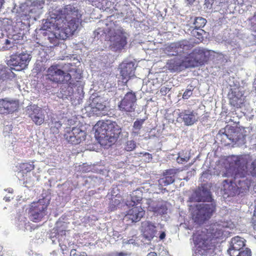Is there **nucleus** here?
Listing matches in <instances>:
<instances>
[{"label": "nucleus", "mask_w": 256, "mask_h": 256, "mask_svg": "<svg viewBox=\"0 0 256 256\" xmlns=\"http://www.w3.org/2000/svg\"><path fill=\"white\" fill-rule=\"evenodd\" d=\"M222 222L212 224L210 228L203 231L197 230L192 234V240L196 247L198 250L206 251L215 246L216 240L222 237L224 226Z\"/></svg>", "instance_id": "f257e3e1"}, {"label": "nucleus", "mask_w": 256, "mask_h": 256, "mask_svg": "<svg viewBox=\"0 0 256 256\" xmlns=\"http://www.w3.org/2000/svg\"><path fill=\"white\" fill-rule=\"evenodd\" d=\"M242 158L236 157L234 160V165L237 168L238 172H236L232 180H225L223 181L224 191L228 196H234L236 192H246L249 190L250 181L246 178L247 172L242 166Z\"/></svg>", "instance_id": "f03ea898"}, {"label": "nucleus", "mask_w": 256, "mask_h": 256, "mask_svg": "<svg viewBox=\"0 0 256 256\" xmlns=\"http://www.w3.org/2000/svg\"><path fill=\"white\" fill-rule=\"evenodd\" d=\"M76 21V20L73 19L68 22V24H65L64 26V24L61 25L60 20H56V26L54 31L46 32L48 38L52 46L58 45L60 40H66L74 34L78 28V24Z\"/></svg>", "instance_id": "7ed1b4c3"}, {"label": "nucleus", "mask_w": 256, "mask_h": 256, "mask_svg": "<svg viewBox=\"0 0 256 256\" xmlns=\"http://www.w3.org/2000/svg\"><path fill=\"white\" fill-rule=\"evenodd\" d=\"M96 126L99 136L110 143L115 142L121 132L120 126L114 122H98Z\"/></svg>", "instance_id": "20e7f679"}, {"label": "nucleus", "mask_w": 256, "mask_h": 256, "mask_svg": "<svg viewBox=\"0 0 256 256\" xmlns=\"http://www.w3.org/2000/svg\"><path fill=\"white\" fill-rule=\"evenodd\" d=\"M196 209L192 214V219L197 224H202L210 218L216 206L212 203L202 204L196 206Z\"/></svg>", "instance_id": "39448f33"}, {"label": "nucleus", "mask_w": 256, "mask_h": 256, "mask_svg": "<svg viewBox=\"0 0 256 256\" xmlns=\"http://www.w3.org/2000/svg\"><path fill=\"white\" fill-rule=\"evenodd\" d=\"M229 104L235 109L240 108L245 106L246 102L244 92L240 86L232 87L228 93Z\"/></svg>", "instance_id": "423d86ee"}, {"label": "nucleus", "mask_w": 256, "mask_h": 256, "mask_svg": "<svg viewBox=\"0 0 256 256\" xmlns=\"http://www.w3.org/2000/svg\"><path fill=\"white\" fill-rule=\"evenodd\" d=\"M47 78L50 81L60 84H67L71 80V75L58 68V65L53 64L46 70Z\"/></svg>", "instance_id": "0eeeda50"}, {"label": "nucleus", "mask_w": 256, "mask_h": 256, "mask_svg": "<svg viewBox=\"0 0 256 256\" xmlns=\"http://www.w3.org/2000/svg\"><path fill=\"white\" fill-rule=\"evenodd\" d=\"M48 204L46 203L44 199H40L36 202H33L30 204L29 210L30 218L34 222L42 220L46 215Z\"/></svg>", "instance_id": "6e6552de"}, {"label": "nucleus", "mask_w": 256, "mask_h": 256, "mask_svg": "<svg viewBox=\"0 0 256 256\" xmlns=\"http://www.w3.org/2000/svg\"><path fill=\"white\" fill-rule=\"evenodd\" d=\"M136 94L132 91L127 92L118 104V107L122 112H131L135 110L136 102Z\"/></svg>", "instance_id": "1a4fd4ad"}, {"label": "nucleus", "mask_w": 256, "mask_h": 256, "mask_svg": "<svg viewBox=\"0 0 256 256\" xmlns=\"http://www.w3.org/2000/svg\"><path fill=\"white\" fill-rule=\"evenodd\" d=\"M86 132L80 128L74 127L72 130H67L64 136L66 140L72 144H77L85 140Z\"/></svg>", "instance_id": "9d476101"}, {"label": "nucleus", "mask_w": 256, "mask_h": 256, "mask_svg": "<svg viewBox=\"0 0 256 256\" xmlns=\"http://www.w3.org/2000/svg\"><path fill=\"white\" fill-rule=\"evenodd\" d=\"M62 12V16L60 18L58 19L60 20L61 25L64 24L65 26V24H68V23L72 20L75 19L76 20L78 27V26L79 20L77 18L78 14V9L73 6L68 4L64 6Z\"/></svg>", "instance_id": "9b49d317"}, {"label": "nucleus", "mask_w": 256, "mask_h": 256, "mask_svg": "<svg viewBox=\"0 0 256 256\" xmlns=\"http://www.w3.org/2000/svg\"><path fill=\"white\" fill-rule=\"evenodd\" d=\"M28 116L37 126H40L44 122L45 114L44 110L36 105L30 106L27 110Z\"/></svg>", "instance_id": "f8f14e48"}, {"label": "nucleus", "mask_w": 256, "mask_h": 256, "mask_svg": "<svg viewBox=\"0 0 256 256\" xmlns=\"http://www.w3.org/2000/svg\"><path fill=\"white\" fill-rule=\"evenodd\" d=\"M178 172V170L175 168L165 170L163 172V177L158 180L159 188L166 190V189L162 188L172 184L175 180V176Z\"/></svg>", "instance_id": "ddd939ff"}, {"label": "nucleus", "mask_w": 256, "mask_h": 256, "mask_svg": "<svg viewBox=\"0 0 256 256\" xmlns=\"http://www.w3.org/2000/svg\"><path fill=\"white\" fill-rule=\"evenodd\" d=\"M30 61L29 55L25 53L14 54L10 56L8 61L9 64L14 66H18V70L24 68Z\"/></svg>", "instance_id": "4468645a"}, {"label": "nucleus", "mask_w": 256, "mask_h": 256, "mask_svg": "<svg viewBox=\"0 0 256 256\" xmlns=\"http://www.w3.org/2000/svg\"><path fill=\"white\" fill-rule=\"evenodd\" d=\"M19 104L18 100H8V98L0 99V114H9L18 110Z\"/></svg>", "instance_id": "2eb2a0df"}, {"label": "nucleus", "mask_w": 256, "mask_h": 256, "mask_svg": "<svg viewBox=\"0 0 256 256\" xmlns=\"http://www.w3.org/2000/svg\"><path fill=\"white\" fill-rule=\"evenodd\" d=\"M180 118L186 126H192L198 120V113L193 110H184L178 114Z\"/></svg>", "instance_id": "dca6fc26"}, {"label": "nucleus", "mask_w": 256, "mask_h": 256, "mask_svg": "<svg viewBox=\"0 0 256 256\" xmlns=\"http://www.w3.org/2000/svg\"><path fill=\"white\" fill-rule=\"evenodd\" d=\"M166 68L171 72L182 71L184 68L182 56H177L173 58L168 60L166 64Z\"/></svg>", "instance_id": "f3484780"}, {"label": "nucleus", "mask_w": 256, "mask_h": 256, "mask_svg": "<svg viewBox=\"0 0 256 256\" xmlns=\"http://www.w3.org/2000/svg\"><path fill=\"white\" fill-rule=\"evenodd\" d=\"M144 214L145 211L142 206H134L127 212L124 218L130 220L132 222H137L140 221Z\"/></svg>", "instance_id": "a211bd4d"}, {"label": "nucleus", "mask_w": 256, "mask_h": 256, "mask_svg": "<svg viewBox=\"0 0 256 256\" xmlns=\"http://www.w3.org/2000/svg\"><path fill=\"white\" fill-rule=\"evenodd\" d=\"M156 226L150 222H145L142 223V233L143 236L146 240H152L156 232Z\"/></svg>", "instance_id": "6ab92c4d"}, {"label": "nucleus", "mask_w": 256, "mask_h": 256, "mask_svg": "<svg viewBox=\"0 0 256 256\" xmlns=\"http://www.w3.org/2000/svg\"><path fill=\"white\" fill-rule=\"evenodd\" d=\"M135 69L134 64L132 62L126 63L122 67L120 72V76L123 80H126V83L134 76Z\"/></svg>", "instance_id": "aec40b11"}, {"label": "nucleus", "mask_w": 256, "mask_h": 256, "mask_svg": "<svg viewBox=\"0 0 256 256\" xmlns=\"http://www.w3.org/2000/svg\"><path fill=\"white\" fill-rule=\"evenodd\" d=\"M126 44V37L120 32L114 36L112 46L116 50H120L124 48Z\"/></svg>", "instance_id": "412c9836"}, {"label": "nucleus", "mask_w": 256, "mask_h": 256, "mask_svg": "<svg viewBox=\"0 0 256 256\" xmlns=\"http://www.w3.org/2000/svg\"><path fill=\"white\" fill-rule=\"evenodd\" d=\"M16 76V74L12 71V68L0 64V82L11 80Z\"/></svg>", "instance_id": "4be33fe9"}, {"label": "nucleus", "mask_w": 256, "mask_h": 256, "mask_svg": "<svg viewBox=\"0 0 256 256\" xmlns=\"http://www.w3.org/2000/svg\"><path fill=\"white\" fill-rule=\"evenodd\" d=\"M192 52L198 66L202 65L208 62V58L207 56L209 55V52L208 51L200 49H194Z\"/></svg>", "instance_id": "5701e85b"}, {"label": "nucleus", "mask_w": 256, "mask_h": 256, "mask_svg": "<svg viewBox=\"0 0 256 256\" xmlns=\"http://www.w3.org/2000/svg\"><path fill=\"white\" fill-rule=\"evenodd\" d=\"M238 128L227 125L224 128L223 134L230 140L234 142L238 140Z\"/></svg>", "instance_id": "b1692460"}, {"label": "nucleus", "mask_w": 256, "mask_h": 256, "mask_svg": "<svg viewBox=\"0 0 256 256\" xmlns=\"http://www.w3.org/2000/svg\"><path fill=\"white\" fill-rule=\"evenodd\" d=\"M211 198L212 197L210 190L204 186H202L196 192V200L198 202H208Z\"/></svg>", "instance_id": "393cba45"}, {"label": "nucleus", "mask_w": 256, "mask_h": 256, "mask_svg": "<svg viewBox=\"0 0 256 256\" xmlns=\"http://www.w3.org/2000/svg\"><path fill=\"white\" fill-rule=\"evenodd\" d=\"M142 193L139 190H134L130 194V200H127L126 204L127 206H134L140 204L142 200Z\"/></svg>", "instance_id": "a878e982"}, {"label": "nucleus", "mask_w": 256, "mask_h": 256, "mask_svg": "<svg viewBox=\"0 0 256 256\" xmlns=\"http://www.w3.org/2000/svg\"><path fill=\"white\" fill-rule=\"evenodd\" d=\"M184 68L198 66V64L193 52L186 56H182Z\"/></svg>", "instance_id": "bb28decb"}, {"label": "nucleus", "mask_w": 256, "mask_h": 256, "mask_svg": "<svg viewBox=\"0 0 256 256\" xmlns=\"http://www.w3.org/2000/svg\"><path fill=\"white\" fill-rule=\"evenodd\" d=\"M151 200H148V204H150V202ZM149 211L152 212L157 214L163 215L166 213L168 208L164 204H156V206H150L149 204L148 208Z\"/></svg>", "instance_id": "cd10ccee"}, {"label": "nucleus", "mask_w": 256, "mask_h": 256, "mask_svg": "<svg viewBox=\"0 0 256 256\" xmlns=\"http://www.w3.org/2000/svg\"><path fill=\"white\" fill-rule=\"evenodd\" d=\"M245 246L244 240L242 238L236 236L231 240V246L236 250H240Z\"/></svg>", "instance_id": "c85d7f7f"}, {"label": "nucleus", "mask_w": 256, "mask_h": 256, "mask_svg": "<svg viewBox=\"0 0 256 256\" xmlns=\"http://www.w3.org/2000/svg\"><path fill=\"white\" fill-rule=\"evenodd\" d=\"M104 100L100 96H98L94 98L92 100V105L98 110H104L106 108Z\"/></svg>", "instance_id": "c756f323"}, {"label": "nucleus", "mask_w": 256, "mask_h": 256, "mask_svg": "<svg viewBox=\"0 0 256 256\" xmlns=\"http://www.w3.org/2000/svg\"><path fill=\"white\" fill-rule=\"evenodd\" d=\"M20 170L22 173H27L30 172L34 169L35 166L34 164V162H23L20 164Z\"/></svg>", "instance_id": "7c9ffc66"}, {"label": "nucleus", "mask_w": 256, "mask_h": 256, "mask_svg": "<svg viewBox=\"0 0 256 256\" xmlns=\"http://www.w3.org/2000/svg\"><path fill=\"white\" fill-rule=\"evenodd\" d=\"M146 120L143 119H137L134 123L133 125V130L132 133L134 135H138L140 132V130L142 128V126L144 122Z\"/></svg>", "instance_id": "2f4dec72"}, {"label": "nucleus", "mask_w": 256, "mask_h": 256, "mask_svg": "<svg viewBox=\"0 0 256 256\" xmlns=\"http://www.w3.org/2000/svg\"><path fill=\"white\" fill-rule=\"evenodd\" d=\"M193 36L196 38L200 41L204 39V36L206 34V32L202 28H194L191 32Z\"/></svg>", "instance_id": "473e14b6"}, {"label": "nucleus", "mask_w": 256, "mask_h": 256, "mask_svg": "<svg viewBox=\"0 0 256 256\" xmlns=\"http://www.w3.org/2000/svg\"><path fill=\"white\" fill-rule=\"evenodd\" d=\"M206 18L202 17H196L194 22V28H202L206 23Z\"/></svg>", "instance_id": "72a5a7b5"}, {"label": "nucleus", "mask_w": 256, "mask_h": 256, "mask_svg": "<svg viewBox=\"0 0 256 256\" xmlns=\"http://www.w3.org/2000/svg\"><path fill=\"white\" fill-rule=\"evenodd\" d=\"M122 198L120 200L116 198H112L110 204L109 210L110 211L116 210L117 208L120 205L121 203Z\"/></svg>", "instance_id": "f704fd0d"}, {"label": "nucleus", "mask_w": 256, "mask_h": 256, "mask_svg": "<svg viewBox=\"0 0 256 256\" xmlns=\"http://www.w3.org/2000/svg\"><path fill=\"white\" fill-rule=\"evenodd\" d=\"M62 126V123L58 120H56L54 119L52 120L50 124V130L53 131L54 132H58L59 128Z\"/></svg>", "instance_id": "c9c22d12"}, {"label": "nucleus", "mask_w": 256, "mask_h": 256, "mask_svg": "<svg viewBox=\"0 0 256 256\" xmlns=\"http://www.w3.org/2000/svg\"><path fill=\"white\" fill-rule=\"evenodd\" d=\"M136 143L133 140H128L124 145V150L128 152H131L135 149Z\"/></svg>", "instance_id": "e433bc0d"}, {"label": "nucleus", "mask_w": 256, "mask_h": 256, "mask_svg": "<svg viewBox=\"0 0 256 256\" xmlns=\"http://www.w3.org/2000/svg\"><path fill=\"white\" fill-rule=\"evenodd\" d=\"M92 6L99 8H104V4L106 3V0H88Z\"/></svg>", "instance_id": "4c0bfd02"}, {"label": "nucleus", "mask_w": 256, "mask_h": 256, "mask_svg": "<svg viewBox=\"0 0 256 256\" xmlns=\"http://www.w3.org/2000/svg\"><path fill=\"white\" fill-rule=\"evenodd\" d=\"M190 156L189 154H186L183 156L182 153L179 154V155L177 158V161L178 163L182 164L185 162H187L189 160Z\"/></svg>", "instance_id": "58836bf2"}, {"label": "nucleus", "mask_w": 256, "mask_h": 256, "mask_svg": "<svg viewBox=\"0 0 256 256\" xmlns=\"http://www.w3.org/2000/svg\"><path fill=\"white\" fill-rule=\"evenodd\" d=\"M250 24V29L252 31L256 32V13L249 18Z\"/></svg>", "instance_id": "ea45409f"}, {"label": "nucleus", "mask_w": 256, "mask_h": 256, "mask_svg": "<svg viewBox=\"0 0 256 256\" xmlns=\"http://www.w3.org/2000/svg\"><path fill=\"white\" fill-rule=\"evenodd\" d=\"M240 250H235L232 246H230L228 250V252L230 256H238L240 254Z\"/></svg>", "instance_id": "a19ab883"}, {"label": "nucleus", "mask_w": 256, "mask_h": 256, "mask_svg": "<svg viewBox=\"0 0 256 256\" xmlns=\"http://www.w3.org/2000/svg\"><path fill=\"white\" fill-rule=\"evenodd\" d=\"M139 154V156L142 155V156H145L146 159L144 160L145 162H150L152 158V154L146 152H141Z\"/></svg>", "instance_id": "79ce46f5"}, {"label": "nucleus", "mask_w": 256, "mask_h": 256, "mask_svg": "<svg viewBox=\"0 0 256 256\" xmlns=\"http://www.w3.org/2000/svg\"><path fill=\"white\" fill-rule=\"evenodd\" d=\"M238 256H252V252L250 249L246 248L244 250L240 252Z\"/></svg>", "instance_id": "37998d69"}, {"label": "nucleus", "mask_w": 256, "mask_h": 256, "mask_svg": "<svg viewBox=\"0 0 256 256\" xmlns=\"http://www.w3.org/2000/svg\"><path fill=\"white\" fill-rule=\"evenodd\" d=\"M192 94V90L186 89L184 92L182 98L184 99H188Z\"/></svg>", "instance_id": "c03bdc74"}, {"label": "nucleus", "mask_w": 256, "mask_h": 256, "mask_svg": "<svg viewBox=\"0 0 256 256\" xmlns=\"http://www.w3.org/2000/svg\"><path fill=\"white\" fill-rule=\"evenodd\" d=\"M251 172L254 176H256V159H255L251 164Z\"/></svg>", "instance_id": "a18cd8bd"}, {"label": "nucleus", "mask_w": 256, "mask_h": 256, "mask_svg": "<svg viewBox=\"0 0 256 256\" xmlns=\"http://www.w3.org/2000/svg\"><path fill=\"white\" fill-rule=\"evenodd\" d=\"M168 91V88L166 86H162L160 90V92L162 94H166Z\"/></svg>", "instance_id": "49530a36"}, {"label": "nucleus", "mask_w": 256, "mask_h": 256, "mask_svg": "<svg viewBox=\"0 0 256 256\" xmlns=\"http://www.w3.org/2000/svg\"><path fill=\"white\" fill-rule=\"evenodd\" d=\"M188 43V41H186V40H184L180 41L178 43V46H180V48H182H182H184L185 46H187Z\"/></svg>", "instance_id": "de8ad7c7"}, {"label": "nucleus", "mask_w": 256, "mask_h": 256, "mask_svg": "<svg viewBox=\"0 0 256 256\" xmlns=\"http://www.w3.org/2000/svg\"><path fill=\"white\" fill-rule=\"evenodd\" d=\"M112 256H128V254L122 252H116L112 254Z\"/></svg>", "instance_id": "09e8293b"}, {"label": "nucleus", "mask_w": 256, "mask_h": 256, "mask_svg": "<svg viewBox=\"0 0 256 256\" xmlns=\"http://www.w3.org/2000/svg\"><path fill=\"white\" fill-rule=\"evenodd\" d=\"M166 237V234L164 232H161V234L160 235V239L162 240H164Z\"/></svg>", "instance_id": "8fccbe9b"}, {"label": "nucleus", "mask_w": 256, "mask_h": 256, "mask_svg": "<svg viewBox=\"0 0 256 256\" xmlns=\"http://www.w3.org/2000/svg\"><path fill=\"white\" fill-rule=\"evenodd\" d=\"M146 256H157V254L155 252H150L147 254Z\"/></svg>", "instance_id": "3c124183"}, {"label": "nucleus", "mask_w": 256, "mask_h": 256, "mask_svg": "<svg viewBox=\"0 0 256 256\" xmlns=\"http://www.w3.org/2000/svg\"><path fill=\"white\" fill-rule=\"evenodd\" d=\"M196 0H186L188 4L192 5Z\"/></svg>", "instance_id": "603ef678"}, {"label": "nucleus", "mask_w": 256, "mask_h": 256, "mask_svg": "<svg viewBox=\"0 0 256 256\" xmlns=\"http://www.w3.org/2000/svg\"><path fill=\"white\" fill-rule=\"evenodd\" d=\"M4 3V0H0V9L2 8L3 4Z\"/></svg>", "instance_id": "864d4df0"}, {"label": "nucleus", "mask_w": 256, "mask_h": 256, "mask_svg": "<svg viewBox=\"0 0 256 256\" xmlns=\"http://www.w3.org/2000/svg\"><path fill=\"white\" fill-rule=\"evenodd\" d=\"M5 44H10V41L8 40H6Z\"/></svg>", "instance_id": "5fc2aeb1"}, {"label": "nucleus", "mask_w": 256, "mask_h": 256, "mask_svg": "<svg viewBox=\"0 0 256 256\" xmlns=\"http://www.w3.org/2000/svg\"><path fill=\"white\" fill-rule=\"evenodd\" d=\"M208 0H206V2L207 1H208Z\"/></svg>", "instance_id": "6e6d98bb"}]
</instances>
